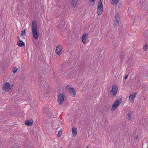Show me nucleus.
<instances>
[{
    "label": "nucleus",
    "instance_id": "19",
    "mask_svg": "<svg viewBox=\"0 0 148 148\" xmlns=\"http://www.w3.org/2000/svg\"><path fill=\"white\" fill-rule=\"evenodd\" d=\"M62 129H61L58 132V134L57 135V136L58 137H60L62 134Z\"/></svg>",
    "mask_w": 148,
    "mask_h": 148
},
{
    "label": "nucleus",
    "instance_id": "1",
    "mask_svg": "<svg viewBox=\"0 0 148 148\" xmlns=\"http://www.w3.org/2000/svg\"><path fill=\"white\" fill-rule=\"evenodd\" d=\"M32 30L34 38L37 39L39 36L38 32L37 24L34 21H33L32 23Z\"/></svg>",
    "mask_w": 148,
    "mask_h": 148
},
{
    "label": "nucleus",
    "instance_id": "13",
    "mask_svg": "<svg viewBox=\"0 0 148 148\" xmlns=\"http://www.w3.org/2000/svg\"><path fill=\"white\" fill-rule=\"evenodd\" d=\"M77 0H71V5L73 8H75V7L77 3Z\"/></svg>",
    "mask_w": 148,
    "mask_h": 148
},
{
    "label": "nucleus",
    "instance_id": "17",
    "mask_svg": "<svg viewBox=\"0 0 148 148\" xmlns=\"http://www.w3.org/2000/svg\"><path fill=\"white\" fill-rule=\"evenodd\" d=\"M42 88L44 91H45V90L47 91L49 90V87L48 86L45 85L44 86H42Z\"/></svg>",
    "mask_w": 148,
    "mask_h": 148
},
{
    "label": "nucleus",
    "instance_id": "7",
    "mask_svg": "<svg viewBox=\"0 0 148 148\" xmlns=\"http://www.w3.org/2000/svg\"><path fill=\"white\" fill-rule=\"evenodd\" d=\"M3 90L5 92H8L11 89V87L10 83L8 82L5 83L3 87Z\"/></svg>",
    "mask_w": 148,
    "mask_h": 148
},
{
    "label": "nucleus",
    "instance_id": "11",
    "mask_svg": "<svg viewBox=\"0 0 148 148\" xmlns=\"http://www.w3.org/2000/svg\"><path fill=\"white\" fill-rule=\"evenodd\" d=\"M33 121L32 119H29L25 121V124L27 126H31L33 124Z\"/></svg>",
    "mask_w": 148,
    "mask_h": 148
},
{
    "label": "nucleus",
    "instance_id": "24",
    "mask_svg": "<svg viewBox=\"0 0 148 148\" xmlns=\"http://www.w3.org/2000/svg\"><path fill=\"white\" fill-rule=\"evenodd\" d=\"M25 35V31L23 30V31H22L21 32V35L22 36H24Z\"/></svg>",
    "mask_w": 148,
    "mask_h": 148
},
{
    "label": "nucleus",
    "instance_id": "4",
    "mask_svg": "<svg viewBox=\"0 0 148 148\" xmlns=\"http://www.w3.org/2000/svg\"><path fill=\"white\" fill-rule=\"evenodd\" d=\"M103 0H100L97 4V14L98 15H101L103 10Z\"/></svg>",
    "mask_w": 148,
    "mask_h": 148
},
{
    "label": "nucleus",
    "instance_id": "3",
    "mask_svg": "<svg viewBox=\"0 0 148 148\" xmlns=\"http://www.w3.org/2000/svg\"><path fill=\"white\" fill-rule=\"evenodd\" d=\"M118 90V87L116 85H113L110 92V95L112 98L115 97L116 95Z\"/></svg>",
    "mask_w": 148,
    "mask_h": 148
},
{
    "label": "nucleus",
    "instance_id": "23",
    "mask_svg": "<svg viewBox=\"0 0 148 148\" xmlns=\"http://www.w3.org/2000/svg\"><path fill=\"white\" fill-rule=\"evenodd\" d=\"M134 135L135 137V138L136 139H137L138 138V134L136 133V132H134Z\"/></svg>",
    "mask_w": 148,
    "mask_h": 148
},
{
    "label": "nucleus",
    "instance_id": "5",
    "mask_svg": "<svg viewBox=\"0 0 148 148\" xmlns=\"http://www.w3.org/2000/svg\"><path fill=\"white\" fill-rule=\"evenodd\" d=\"M67 90L69 91L71 95L73 97H74L76 95V90L72 87L67 85L66 87Z\"/></svg>",
    "mask_w": 148,
    "mask_h": 148
},
{
    "label": "nucleus",
    "instance_id": "10",
    "mask_svg": "<svg viewBox=\"0 0 148 148\" xmlns=\"http://www.w3.org/2000/svg\"><path fill=\"white\" fill-rule=\"evenodd\" d=\"M88 36V34L86 33L84 34L82 37V41L83 44H86L87 38Z\"/></svg>",
    "mask_w": 148,
    "mask_h": 148
},
{
    "label": "nucleus",
    "instance_id": "20",
    "mask_svg": "<svg viewBox=\"0 0 148 148\" xmlns=\"http://www.w3.org/2000/svg\"><path fill=\"white\" fill-rule=\"evenodd\" d=\"M18 70V68L17 67H14L12 69V71L14 73H15Z\"/></svg>",
    "mask_w": 148,
    "mask_h": 148
},
{
    "label": "nucleus",
    "instance_id": "8",
    "mask_svg": "<svg viewBox=\"0 0 148 148\" xmlns=\"http://www.w3.org/2000/svg\"><path fill=\"white\" fill-rule=\"evenodd\" d=\"M136 93L130 94L129 97V101L130 103H133L134 99L136 97Z\"/></svg>",
    "mask_w": 148,
    "mask_h": 148
},
{
    "label": "nucleus",
    "instance_id": "26",
    "mask_svg": "<svg viewBox=\"0 0 148 148\" xmlns=\"http://www.w3.org/2000/svg\"><path fill=\"white\" fill-rule=\"evenodd\" d=\"M17 38H18V39H19V38H20L18 36V37H17Z\"/></svg>",
    "mask_w": 148,
    "mask_h": 148
},
{
    "label": "nucleus",
    "instance_id": "6",
    "mask_svg": "<svg viewBox=\"0 0 148 148\" xmlns=\"http://www.w3.org/2000/svg\"><path fill=\"white\" fill-rule=\"evenodd\" d=\"M56 53L58 56L61 55L62 53V47L60 45H58L55 51Z\"/></svg>",
    "mask_w": 148,
    "mask_h": 148
},
{
    "label": "nucleus",
    "instance_id": "9",
    "mask_svg": "<svg viewBox=\"0 0 148 148\" xmlns=\"http://www.w3.org/2000/svg\"><path fill=\"white\" fill-rule=\"evenodd\" d=\"M58 102L60 104H61L64 100V95L62 94H60L58 96Z\"/></svg>",
    "mask_w": 148,
    "mask_h": 148
},
{
    "label": "nucleus",
    "instance_id": "25",
    "mask_svg": "<svg viewBox=\"0 0 148 148\" xmlns=\"http://www.w3.org/2000/svg\"><path fill=\"white\" fill-rule=\"evenodd\" d=\"M128 75H126L125 76V77H124L125 79H126L128 78Z\"/></svg>",
    "mask_w": 148,
    "mask_h": 148
},
{
    "label": "nucleus",
    "instance_id": "15",
    "mask_svg": "<svg viewBox=\"0 0 148 148\" xmlns=\"http://www.w3.org/2000/svg\"><path fill=\"white\" fill-rule=\"evenodd\" d=\"M17 45L20 47H23L25 45V43L22 41L19 40L17 42Z\"/></svg>",
    "mask_w": 148,
    "mask_h": 148
},
{
    "label": "nucleus",
    "instance_id": "21",
    "mask_svg": "<svg viewBox=\"0 0 148 148\" xmlns=\"http://www.w3.org/2000/svg\"><path fill=\"white\" fill-rule=\"evenodd\" d=\"M131 115L132 114L130 112H129L128 114V117L127 118L128 120H130L131 118Z\"/></svg>",
    "mask_w": 148,
    "mask_h": 148
},
{
    "label": "nucleus",
    "instance_id": "12",
    "mask_svg": "<svg viewBox=\"0 0 148 148\" xmlns=\"http://www.w3.org/2000/svg\"><path fill=\"white\" fill-rule=\"evenodd\" d=\"M115 23L116 25L118 24L119 21L120 20V15L118 14H116L115 15Z\"/></svg>",
    "mask_w": 148,
    "mask_h": 148
},
{
    "label": "nucleus",
    "instance_id": "14",
    "mask_svg": "<svg viewBox=\"0 0 148 148\" xmlns=\"http://www.w3.org/2000/svg\"><path fill=\"white\" fill-rule=\"evenodd\" d=\"M72 134H73V136H75L77 134V128L75 127H73L72 130Z\"/></svg>",
    "mask_w": 148,
    "mask_h": 148
},
{
    "label": "nucleus",
    "instance_id": "22",
    "mask_svg": "<svg viewBox=\"0 0 148 148\" xmlns=\"http://www.w3.org/2000/svg\"><path fill=\"white\" fill-rule=\"evenodd\" d=\"M147 49V45H146L145 46L143 47V49L144 51H146Z\"/></svg>",
    "mask_w": 148,
    "mask_h": 148
},
{
    "label": "nucleus",
    "instance_id": "2",
    "mask_svg": "<svg viewBox=\"0 0 148 148\" xmlns=\"http://www.w3.org/2000/svg\"><path fill=\"white\" fill-rule=\"evenodd\" d=\"M122 102L121 99L116 100L112 104L111 108V110L114 111L119 106Z\"/></svg>",
    "mask_w": 148,
    "mask_h": 148
},
{
    "label": "nucleus",
    "instance_id": "16",
    "mask_svg": "<svg viewBox=\"0 0 148 148\" xmlns=\"http://www.w3.org/2000/svg\"><path fill=\"white\" fill-rule=\"evenodd\" d=\"M96 0H90L89 2V5L90 6H93L95 4V1Z\"/></svg>",
    "mask_w": 148,
    "mask_h": 148
},
{
    "label": "nucleus",
    "instance_id": "18",
    "mask_svg": "<svg viewBox=\"0 0 148 148\" xmlns=\"http://www.w3.org/2000/svg\"><path fill=\"white\" fill-rule=\"evenodd\" d=\"M119 0H112L111 1V3L112 5H116Z\"/></svg>",
    "mask_w": 148,
    "mask_h": 148
}]
</instances>
